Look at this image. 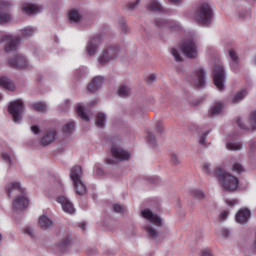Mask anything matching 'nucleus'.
Returning <instances> with one entry per match:
<instances>
[{"label":"nucleus","instance_id":"8fccbe9b","mask_svg":"<svg viewBox=\"0 0 256 256\" xmlns=\"http://www.w3.org/2000/svg\"><path fill=\"white\" fill-rule=\"evenodd\" d=\"M226 205L230 208L235 207V205H239V200L237 199H228L226 200Z\"/></svg>","mask_w":256,"mask_h":256},{"label":"nucleus","instance_id":"c9c22d12","mask_svg":"<svg viewBox=\"0 0 256 256\" xmlns=\"http://www.w3.org/2000/svg\"><path fill=\"white\" fill-rule=\"evenodd\" d=\"M76 112H77V115L83 119V121L89 120V116L85 113V108H83L81 104H78L76 106Z\"/></svg>","mask_w":256,"mask_h":256},{"label":"nucleus","instance_id":"69168bd1","mask_svg":"<svg viewBox=\"0 0 256 256\" xmlns=\"http://www.w3.org/2000/svg\"><path fill=\"white\" fill-rule=\"evenodd\" d=\"M3 241V234L0 233V243Z\"/></svg>","mask_w":256,"mask_h":256},{"label":"nucleus","instance_id":"052dcab7","mask_svg":"<svg viewBox=\"0 0 256 256\" xmlns=\"http://www.w3.org/2000/svg\"><path fill=\"white\" fill-rule=\"evenodd\" d=\"M80 229L82 230V231H85V227H87V224H85L84 222L83 223H81L80 224Z\"/></svg>","mask_w":256,"mask_h":256},{"label":"nucleus","instance_id":"864d4df0","mask_svg":"<svg viewBox=\"0 0 256 256\" xmlns=\"http://www.w3.org/2000/svg\"><path fill=\"white\" fill-rule=\"evenodd\" d=\"M157 81V76L155 74H151L147 78L148 85H151V83H155Z\"/></svg>","mask_w":256,"mask_h":256},{"label":"nucleus","instance_id":"3c124183","mask_svg":"<svg viewBox=\"0 0 256 256\" xmlns=\"http://www.w3.org/2000/svg\"><path fill=\"white\" fill-rule=\"evenodd\" d=\"M24 233L26 235H29V237H32V238L35 237V232L33 231V227L31 226L26 227L24 230Z\"/></svg>","mask_w":256,"mask_h":256},{"label":"nucleus","instance_id":"79ce46f5","mask_svg":"<svg viewBox=\"0 0 256 256\" xmlns=\"http://www.w3.org/2000/svg\"><path fill=\"white\" fill-rule=\"evenodd\" d=\"M69 245H71V236H67L59 243L60 249H67Z\"/></svg>","mask_w":256,"mask_h":256},{"label":"nucleus","instance_id":"7c9ffc66","mask_svg":"<svg viewBox=\"0 0 256 256\" xmlns=\"http://www.w3.org/2000/svg\"><path fill=\"white\" fill-rule=\"evenodd\" d=\"M145 231L149 237V239H152L153 241H159V232L153 228L151 225L145 226Z\"/></svg>","mask_w":256,"mask_h":256},{"label":"nucleus","instance_id":"f257e3e1","mask_svg":"<svg viewBox=\"0 0 256 256\" xmlns=\"http://www.w3.org/2000/svg\"><path fill=\"white\" fill-rule=\"evenodd\" d=\"M13 191H18V193H21V195L16 197L12 203L14 211H23L27 209L29 206V199H27V196H25V189L21 187L19 182H12L7 186L8 196H11Z\"/></svg>","mask_w":256,"mask_h":256},{"label":"nucleus","instance_id":"a18cd8bd","mask_svg":"<svg viewBox=\"0 0 256 256\" xmlns=\"http://www.w3.org/2000/svg\"><path fill=\"white\" fill-rule=\"evenodd\" d=\"M171 55H173V57L175 58V61H177V63H181V61H183V58H181V54L179 53V50L172 48Z\"/></svg>","mask_w":256,"mask_h":256},{"label":"nucleus","instance_id":"423d86ee","mask_svg":"<svg viewBox=\"0 0 256 256\" xmlns=\"http://www.w3.org/2000/svg\"><path fill=\"white\" fill-rule=\"evenodd\" d=\"M8 111L10 115H12L14 123H19L21 121L23 111H25V105H23V100H16L10 102Z\"/></svg>","mask_w":256,"mask_h":256},{"label":"nucleus","instance_id":"b1692460","mask_svg":"<svg viewBox=\"0 0 256 256\" xmlns=\"http://www.w3.org/2000/svg\"><path fill=\"white\" fill-rule=\"evenodd\" d=\"M248 95L249 91L247 88H242L238 90L229 101L232 103V105H237L238 103H241V101H243V99H245V97Z\"/></svg>","mask_w":256,"mask_h":256},{"label":"nucleus","instance_id":"58836bf2","mask_svg":"<svg viewBox=\"0 0 256 256\" xmlns=\"http://www.w3.org/2000/svg\"><path fill=\"white\" fill-rule=\"evenodd\" d=\"M191 195L192 197H194V199H205V193L203 192V190L194 189L191 191Z\"/></svg>","mask_w":256,"mask_h":256},{"label":"nucleus","instance_id":"37998d69","mask_svg":"<svg viewBox=\"0 0 256 256\" xmlns=\"http://www.w3.org/2000/svg\"><path fill=\"white\" fill-rule=\"evenodd\" d=\"M22 35L23 37H33V35H35V30L31 27L24 28L22 30Z\"/></svg>","mask_w":256,"mask_h":256},{"label":"nucleus","instance_id":"0e129e2a","mask_svg":"<svg viewBox=\"0 0 256 256\" xmlns=\"http://www.w3.org/2000/svg\"><path fill=\"white\" fill-rule=\"evenodd\" d=\"M171 3H181L183 0H169Z\"/></svg>","mask_w":256,"mask_h":256},{"label":"nucleus","instance_id":"4d7b16f0","mask_svg":"<svg viewBox=\"0 0 256 256\" xmlns=\"http://www.w3.org/2000/svg\"><path fill=\"white\" fill-rule=\"evenodd\" d=\"M31 131L33 132L34 135H39V126H32Z\"/></svg>","mask_w":256,"mask_h":256},{"label":"nucleus","instance_id":"ddd939ff","mask_svg":"<svg viewBox=\"0 0 256 256\" xmlns=\"http://www.w3.org/2000/svg\"><path fill=\"white\" fill-rule=\"evenodd\" d=\"M239 189V179L229 173H225V191L233 193Z\"/></svg>","mask_w":256,"mask_h":256},{"label":"nucleus","instance_id":"cd10ccee","mask_svg":"<svg viewBox=\"0 0 256 256\" xmlns=\"http://www.w3.org/2000/svg\"><path fill=\"white\" fill-rule=\"evenodd\" d=\"M0 87L7 89L8 91H13L15 89V84L7 77H0Z\"/></svg>","mask_w":256,"mask_h":256},{"label":"nucleus","instance_id":"2eb2a0df","mask_svg":"<svg viewBox=\"0 0 256 256\" xmlns=\"http://www.w3.org/2000/svg\"><path fill=\"white\" fill-rule=\"evenodd\" d=\"M99 45H101V36L92 37L86 45L87 55H89V57H93V55L97 53Z\"/></svg>","mask_w":256,"mask_h":256},{"label":"nucleus","instance_id":"1a4fd4ad","mask_svg":"<svg viewBox=\"0 0 256 256\" xmlns=\"http://www.w3.org/2000/svg\"><path fill=\"white\" fill-rule=\"evenodd\" d=\"M223 223H225V210L218 215L215 221V235L218 241L225 240V226H223Z\"/></svg>","mask_w":256,"mask_h":256},{"label":"nucleus","instance_id":"20e7f679","mask_svg":"<svg viewBox=\"0 0 256 256\" xmlns=\"http://www.w3.org/2000/svg\"><path fill=\"white\" fill-rule=\"evenodd\" d=\"M213 13L211 12V6L209 3H202L195 14V21L199 23V25H207L211 23Z\"/></svg>","mask_w":256,"mask_h":256},{"label":"nucleus","instance_id":"6ab92c4d","mask_svg":"<svg viewBox=\"0 0 256 256\" xmlns=\"http://www.w3.org/2000/svg\"><path fill=\"white\" fill-rule=\"evenodd\" d=\"M235 219L240 225H247V223H249V219H251V211L247 208H241L236 213Z\"/></svg>","mask_w":256,"mask_h":256},{"label":"nucleus","instance_id":"2f4dec72","mask_svg":"<svg viewBox=\"0 0 256 256\" xmlns=\"http://www.w3.org/2000/svg\"><path fill=\"white\" fill-rule=\"evenodd\" d=\"M117 94L119 95V97H122V98L129 97V95H131V88H129V86L125 84H122L118 88Z\"/></svg>","mask_w":256,"mask_h":256},{"label":"nucleus","instance_id":"473e14b6","mask_svg":"<svg viewBox=\"0 0 256 256\" xmlns=\"http://www.w3.org/2000/svg\"><path fill=\"white\" fill-rule=\"evenodd\" d=\"M149 11H165L163 6L157 0H150L149 5L147 6Z\"/></svg>","mask_w":256,"mask_h":256},{"label":"nucleus","instance_id":"f3484780","mask_svg":"<svg viewBox=\"0 0 256 256\" xmlns=\"http://www.w3.org/2000/svg\"><path fill=\"white\" fill-rule=\"evenodd\" d=\"M236 123L239 129H242L243 131H250V129H252V131H255L256 130V110L250 114V123L252 125L251 128L245 125V121L241 117L237 118Z\"/></svg>","mask_w":256,"mask_h":256},{"label":"nucleus","instance_id":"6e6552de","mask_svg":"<svg viewBox=\"0 0 256 256\" xmlns=\"http://www.w3.org/2000/svg\"><path fill=\"white\" fill-rule=\"evenodd\" d=\"M13 7V4L7 0H0V25L10 23L13 17L9 10Z\"/></svg>","mask_w":256,"mask_h":256},{"label":"nucleus","instance_id":"aec40b11","mask_svg":"<svg viewBox=\"0 0 256 256\" xmlns=\"http://www.w3.org/2000/svg\"><path fill=\"white\" fill-rule=\"evenodd\" d=\"M111 153L118 161H129L131 154L119 147H112Z\"/></svg>","mask_w":256,"mask_h":256},{"label":"nucleus","instance_id":"09e8293b","mask_svg":"<svg viewBox=\"0 0 256 256\" xmlns=\"http://www.w3.org/2000/svg\"><path fill=\"white\" fill-rule=\"evenodd\" d=\"M113 209L115 211V213H125V206L121 205V204H114L113 205Z\"/></svg>","mask_w":256,"mask_h":256},{"label":"nucleus","instance_id":"c756f323","mask_svg":"<svg viewBox=\"0 0 256 256\" xmlns=\"http://www.w3.org/2000/svg\"><path fill=\"white\" fill-rule=\"evenodd\" d=\"M226 149H228V151H241L243 144L240 141L232 140L226 143Z\"/></svg>","mask_w":256,"mask_h":256},{"label":"nucleus","instance_id":"e2e57ef3","mask_svg":"<svg viewBox=\"0 0 256 256\" xmlns=\"http://www.w3.org/2000/svg\"><path fill=\"white\" fill-rule=\"evenodd\" d=\"M122 31H123V33H127V26L123 25L122 26Z\"/></svg>","mask_w":256,"mask_h":256},{"label":"nucleus","instance_id":"603ef678","mask_svg":"<svg viewBox=\"0 0 256 256\" xmlns=\"http://www.w3.org/2000/svg\"><path fill=\"white\" fill-rule=\"evenodd\" d=\"M139 3H141V0H136L134 2H129L127 7L130 10L137 9V5H139Z\"/></svg>","mask_w":256,"mask_h":256},{"label":"nucleus","instance_id":"6e6d98bb","mask_svg":"<svg viewBox=\"0 0 256 256\" xmlns=\"http://www.w3.org/2000/svg\"><path fill=\"white\" fill-rule=\"evenodd\" d=\"M201 256H213V253H211L210 249L205 248L201 251Z\"/></svg>","mask_w":256,"mask_h":256},{"label":"nucleus","instance_id":"393cba45","mask_svg":"<svg viewBox=\"0 0 256 256\" xmlns=\"http://www.w3.org/2000/svg\"><path fill=\"white\" fill-rule=\"evenodd\" d=\"M22 11H24L26 15H37V13L43 11V7L36 4H23Z\"/></svg>","mask_w":256,"mask_h":256},{"label":"nucleus","instance_id":"4c0bfd02","mask_svg":"<svg viewBox=\"0 0 256 256\" xmlns=\"http://www.w3.org/2000/svg\"><path fill=\"white\" fill-rule=\"evenodd\" d=\"M107 117L104 113H99L96 117V125L97 127H105V121Z\"/></svg>","mask_w":256,"mask_h":256},{"label":"nucleus","instance_id":"7ed1b4c3","mask_svg":"<svg viewBox=\"0 0 256 256\" xmlns=\"http://www.w3.org/2000/svg\"><path fill=\"white\" fill-rule=\"evenodd\" d=\"M120 50L117 46H106L98 57V63L102 67L111 63L119 57Z\"/></svg>","mask_w":256,"mask_h":256},{"label":"nucleus","instance_id":"9d476101","mask_svg":"<svg viewBox=\"0 0 256 256\" xmlns=\"http://www.w3.org/2000/svg\"><path fill=\"white\" fill-rule=\"evenodd\" d=\"M8 63L13 69H27L29 67L27 58L21 54H16L14 57L8 59Z\"/></svg>","mask_w":256,"mask_h":256},{"label":"nucleus","instance_id":"5fc2aeb1","mask_svg":"<svg viewBox=\"0 0 256 256\" xmlns=\"http://www.w3.org/2000/svg\"><path fill=\"white\" fill-rule=\"evenodd\" d=\"M2 159L5 161V163H8V165H11V157L7 153H2Z\"/></svg>","mask_w":256,"mask_h":256},{"label":"nucleus","instance_id":"ea45409f","mask_svg":"<svg viewBox=\"0 0 256 256\" xmlns=\"http://www.w3.org/2000/svg\"><path fill=\"white\" fill-rule=\"evenodd\" d=\"M202 172L205 173V175H213V171L211 170V164L208 162H204L202 164Z\"/></svg>","mask_w":256,"mask_h":256},{"label":"nucleus","instance_id":"680f3d73","mask_svg":"<svg viewBox=\"0 0 256 256\" xmlns=\"http://www.w3.org/2000/svg\"><path fill=\"white\" fill-rule=\"evenodd\" d=\"M106 163H107L108 165H113V163H115V161H114L113 159H107V160H106Z\"/></svg>","mask_w":256,"mask_h":256},{"label":"nucleus","instance_id":"c03bdc74","mask_svg":"<svg viewBox=\"0 0 256 256\" xmlns=\"http://www.w3.org/2000/svg\"><path fill=\"white\" fill-rule=\"evenodd\" d=\"M207 137H209V131L203 132L198 139L199 145H207Z\"/></svg>","mask_w":256,"mask_h":256},{"label":"nucleus","instance_id":"4be33fe9","mask_svg":"<svg viewBox=\"0 0 256 256\" xmlns=\"http://www.w3.org/2000/svg\"><path fill=\"white\" fill-rule=\"evenodd\" d=\"M57 139V130L51 129L45 132L41 139V145L47 147V145H51Z\"/></svg>","mask_w":256,"mask_h":256},{"label":"nucleus","instance_id":"39448f33","mask_svg":"<svg viewBox=\"0 0 256 256\" xmlns=\"http://www.w3.org/2000/svg\"><path fill=\"white\" fill-rule=\"evenodd\" d=\"M181 50L188 59H197V42L194 38H188L184 40L181 44Z\"/></svg>","mask_w":256,"mask_h":256},{"label":"nucleus","instance_id":"de8ad7c7","mask_svg":"<svg viewBox=\"0 0 256 256\" xmlns=\"http://www.w3.org/2000/svg\"><path fill=\"white\" fill-rule=\"evenodd\" d=\"M147 141L150 143L153 147H155L157 141L155 140V136L151 132H147Z\"/></svg>","mask_w":256,"mask_h":256},{"label":"nucleus","instance_id":"13d9d810","mask_svg":"<svg viewBox=\"0 0 256 256\" xmlns=\"http://www.w3.org/2000/svg\"><path fill=\"white\" fill-rule=\"evenodd\" d=\"M156 129H157L158 133H162V131H163V124H161V122H157Z\"/></svg>","mask_w":256,"mask_h":256},{"label":"nucleus","instance_id":"4468645a","mask_svg":"<svg viewBox=\"0 0 256 256\" xmlns=\"http://www.w3.org/2000/svg\"><path fill=\"white\" fill-rule=\"evenodd\" d=\"M225 79V73L223 66H215L214 68V84L219 91H223V81Z\"/></svg>","mask_w":256,"mask_h":256},{"label":"nucleus","instance_id":"f03ea898","mask_svg":"<svg viewBox=\"0 0 256 256\" xmlns=\"http://www.w3.org/2000/svg\"><path fill=\"white\" fill-rule=\"evenodd\" d=\"M83 175V169L81 166H74L70 170V179L73 181V185L76 189L77 195L83 196L87 194V186L81 177Z\"/></svg>","mask_w":256,"mask_h":256},{"label":"nucleus","instance_id":"bf43d9fd","mask_svg":"<svg viewBox=\"0 0 256 256\" xmlns=\"http://www.w3.org/2000/svg\"><path fill=\"white\" fill-rule=\"evenodd\" d=\"M238 17H239V19L245 18V11L239 12Z\"/></svg>","mask_w":256,"mask_h":256},{"label":"nucleus","instance_id":"9b49d317","mask_svg":"<svg viewBox=\"0 0 256 256\" xmlns=\"http://www.w3.org/2000/svg\"><path fill=\"white\" fill-rule=\"evenodd\" d=\"M207 75V73L205 72V70L200 67V68H196L194 71V75L191 79V83L192 85H194L195 87H203V85H205V76Z\"/></svg>","mask_w":256,"mask_h":256},{"label":"nucleus","instance_id":"5701e85b","mask_svg":"<svg viewBox=\"0 0 256 256\" xmlns=\"http://www.w3.org/2000/svg\"><path fill=\"white\" fill-rule=\"evenodd\" d=\"M224 107H225V102L223 101L214 102V104L210 107L208 111L209 117H217L218 115H221Z\"/></svg>","mask_w":256,"mask_h":256},{"label":"nucleus","instance_id":"0eeeda50","mask_svg":"<svg viewBox=\"0 0 256 256\" xmlns=\"http://www.w3.org/2000/svg\"><path fill=\"white\" fill-rule=\"evenodd\" d=\"M0 44L5 45V53H13V51H17V47L19 46V38L13 35H4L0 38Z\"/></svg>","mask_w":256,"mask_h":256},{"label":"nucleus","instance_id":"a211bd4d","mask_svg":"<svg viewBox=\"0 0 256 256\" xmlns=\"http://www.w3.org/2000/svg\"><path fill=\"white\" fill-rule=\"evenodd\" d=\"M57 203L61 205L64 213H68L69 215L75 213V206L65 196H59Z\"/></svg>","mask_w":256,"mask_h":256},{"label":"nucleus","instance_id":"bb28decb","mask_svg":"<svg viewBox=\"0 0 256 256\" xmlns=\"http://www.w3.org/2000/svg\"><path fill=\"white\" fill-rule=\"evenodd\" d=\"M83 19L81 12L77 9H72L68 12V21L69 23H79Z\"/></svg>","mask_w":256,"mask_h":256},{"label":"nucleus","instance_id":"e433bc0d","mask_svg":"<svg viewBox=\"0 0 256 256\" xmlns=\"http://www.w3.org/2000/svg\"><path fill=\"white\" fill-rule=\"evenodd\" d=\"M74 129H75V122L70 121L65 124L63 131L66 135H71V133H73Z\"/></svg>","mask_w":256,"mask_h":256},{"label":"nucleus","instance_id":"f704fd0d","mask_svg":"<svg viewBox=\"0 0 256 256\" xmlns=\"http://www.w3.org/2000/svg\"><path fill=\"white\" fill-rule=\"evenodd\" d=\"M228 55L234 65H239V54H237V51L235 49L230 48L228 50Z\"/></svg>","mask_w":256,"mask_h":256},{"label":"nucleus","instance_id":"412c9836","mask_svg":"<svg viewBox=\"0 0 256 256\" xmlns=\"http://www.w3.org/2000/svg\"><path fill=\"white\" fill-rule=\"evenodd\" d=\"M105 78L103 76H96L92 79L91 83L88 84L87 91L89 93H95V91H99L103 86Z\"/></svg>","mask_w":256,"mask_h":256},{"label":"nucleus","instance_id":"774afa93","mask_svg":"<svg viewBox=\"0 0 256 256\" xmlns=\"http://www.w3.org/2000/svg\"><path fill=\"white\" fill-rule=\"evenodd\" d=\"M229 235V232L226 230L225 231V236L227 237Z\"/></svg>","mask_w":256,"mask_h":256},{"label":"nucleus","instance_id":"72a5a7b5","mask_svg":"<svg viewBox=\"0 0 256 256\" xmlns=\"http://www.w3.org/2000/svg\"><path fill=\"white\" fill-rule=\"evenodd\" d=\"M32 108L34 111H37L38 113H46L47 104H45V102H36L32 104Z\"/></svg>","mask_w":256,"mask_h":256},{"label":"nucleus","instance_id":"338daca9","mask_svg":"<svg viewBox=\"0 0 256 256\" xmlns=\"http://www.w3.org/2000/svg\"><path fill=\"white\" fill-rule=\"evenodd\" d=\"M97 173H98V175L101 174V169L100 168L97 169Z\"/></svg>","mask_w":256,"mask_h":256},{"label":"nucleus","instance_id":"a878e982","mask_svg":"<svg viewBox=\"0 0 256 256\" xmlns=\"http://www.w3.org/2000/svg\"><path fill=\"white\" fill-rule=\"evenodd\" d=\"M38 227L43 229V231H48L49 229H53V220L49 217L43 215L39 217Z\"/></svg>","mask_w":256,"mask_h":256},{"label":"nucleus","instance_id":"c85d7f7f","mask_svg":"<svg viewBox=\"0 0 256 256\" xmlns=\"http://www.w3.org/2000/svg\"><path fill=\"white\" fill-rule=\"evenodd\" d=\"M157 27H168V29H178L179 25L175 21L156 20Z\"/></svg>","mask_w":256,"mask_h":256},{"label":"nucleus","instance_id":"49530a36","mask_svg":"<svg viewBox=\"0 0 256 256\" xmlns=\"http://www.w3.org/2000/svg\"><path fill=\"white\" fill-rule=\"evenodd\" d=\"M170 161L172 165H180L181 164V159H179V156L175 153L171 154Z\"/></svg>","mask_w":256,"mask_h":256},{"label":"nucleus","instance_id":"a19ab883","mask_svg":"<svg viewBox=\"0 0 256 256\" xmlns=\"http://www.w3.org/2000/svg\"><path fill=\"white\" fill-rule=\"evenodd\" d=\"M232 171H234L235 173H243L245 171V168L243 167V165H241V163L234 162L232 165Z\"/></svg>","mask_w":256,"mask_h":256},{"label":"nucleus","instance_id":"f8f14e48","mask_svg":"<svg viewBox=\"0 0 256 256\" xmlns=\"http://www.w3.org/2000/svg\"><path fill=\"white\" fill-rule=\"evenodd\" d=\"M213 175L222 189H225V163L216 164Z\"/></svg>","mask_w":256,"mask_h":256},{"label":"nucleus","instance_id":"dca6fc26","mask_svg":"<svg viewBox=\"0 0 256 256\" xmlns=\"http://www.w3.org/2000/svg\"><path fill=\"white\" fill-rule=\"evenodd\" d=\"M141 215L144 219H147V221L153 223V225H156V227H161V225H163V220L158 217L157 214H154L150 209L142 210Z\"/></svg>","mask_w":256,"mask_h":256}]
</instances>
